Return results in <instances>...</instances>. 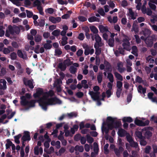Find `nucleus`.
Returning <instances> with one entry per match:
<instances>
[{"mask_svg": "<svg viewBox=\"0 0 157 157\" xmlns=\"http://www.w3.org/2000/svg\"><path fill=\"white\" fill-rule=\"evenodd\" d=\"M55 93L52 90H50L48 92H45L44 93V97H52L54 96Z\"/></svg>", "mask_w": 157, "mask_h": 157, "instance_id": "10", "label": "nucleus"}, {"mask_svg": "<svg viewBox=\"0 0 157 157\" xmlns=\"http://www.w3.org/2000/svg\"><path fill=\"white\" fill-rule=\"evenodd\" d=\"M90 29L91 31L93 33L95 34H98V31L95 26H90Z\"/></svg>", "mask_w": 157, "mask_h": 157, "instance_id": "17", "label": "nucleus"}, {"mask_svg": "<svg viewBox=\"0 0 157 157\" xmlns=\"http://www.w3.org/2000/svg\"><path fill=\"white\" fill-rule=\"evenodd\" d=\"M123 83L121 81H117V89H122L121 88L122 87Z\"/></svg>", "mask_w": 157, "mask_h": 157, "instance_id": "52", "label": "nucleus"}, {"mask_svg": "<svg viewBox=\"0 0 157 157\" xmlns=\"http://www.w3.org/2000/svg\"><path fill=\"white\" fill-rule=\"evenodd\" d=\"M144 135L145 138L149 139L152 136V133L150 131L147 130L146 132Z\"/></svg>", "mask_w": 157, "mask_h": 157, "instance_id": "29", "label": "nucleus"}, {"mask_svg": "<svg viewBox=\"0 0 157 157\" xmlns=\"http://www.w3.org/2000/svg\"><path fill=\"white\" fill-rule=\"evenodd\" d=\"M130 146L132 147L137 148L138 146V144L136 142L134 141V140L129 143Z\"/></svg>", "mask_w": 157, "mask_h": 157, "instance_id": "44", "label": "nucleus"}, {"mask_svg": "<svg viewBox=\"0 0 157 157\" xmlns=\"http://www.w3.org/2000/svg\"><path fill=\"white\" fill-rule=\"evenodd\" d=\"M114 38H109L108 40V44L111 47H113L114 45Z\"/></svg>", "mask_w": 157, "mask_h": 157, "instance_id": "34", "label": "nucleus"}, {"mask_svg": "<svg viewBox=\"0 0 157 157\" xmlns=\"http://www.w3.org/2000/svg\"><path fill=\"white\" fill-rule=\"evenodd\" d=\"M87 83V81L86 80H83L81 81V83L84 89H87L89 87V86Z\"/></svg>", "mask_w": 157, "mask_h": 157, "instance_id": "35", "label": "nucleus"}, {"mask_svg": "<svg viewBox=\"0 0 157 157\" xmlns=\"http://www.w3.org/2000/svg\"><path fill=\"white\" fill-rule=\"evenodd\" d=\"M78 39H79L80 40H83L85 36L83 34V33H80L78 36Z\"/></svg>", "mask_w": 157, "mask_h": 157, "instance_id": "62", "label": "nucleus"}, {"mask_svg": "<svg viewBox=\"0 0 157 157\" xmlns=\"http://www.w3.org/2000/svg\"><path fill=\"white\" fill-rule=\"evenodd\" d=\"M36 101L35 100H32L30 101H27L25 104V106H28L29 107H32L35 106Z\"/></svg>", "mask_w": 157, "mask_h": 157, "instance_id": "7", "label": "nucleus"}, {"mask_svg": "<svg viewBox=\"0 0 157 157\" xmlns=\"http://www.w3.org/2000/svg\"><path fill=\"white\" fill-rule=\"evenodd\" d=\"M45 12H48L49 14H52L54 12V9L51 8H48L45 10Z\"/></svg>", "mask_w": 157, "mask_h": 157, "instance_id": "64", "label": "nucleus"}, {"mask_svg": "<svg viewBox=\"0 0 157 157\" xmlns=\"http://www.w3.org/2000/svg\"><path fill=\"white\" fill-rule=\"evenodd\" d=\"M94 148L93 150L95 154L98 153L99 151L98 145V144L96 142H94L93 144Z\"/></svg>", "mask_w": 157, "mask_h": 157, "instance_id": "19", "label": "nucleus"}, {"mask_svg": "<svg viewBox=\"0 0 157 157\" xmlns=\"http://www.w3.org/2000/svg\"><path fill=\"white\" fill-rule=\"evenodd\" d=\"M122 121L123 122H128L131 123L133 121V120L130 117H124L122 119Z\"/></svg>", "mask_w": 157, "mask_h": 157, "instance_id": "22", "label": "nucleus"}, {"mask_svg": "<svg viewBox=\"0 0 157 157\" xmlns=\"http://www.w3.org/2000/svg\"><path fill=\"white\" fill-rule=\"evenodd\" d=\"M79 20L82 22L86 21H87V18L83 16H79L78 17Z\"/></svg>", "mask_w": 157, "mask_h": 157, "instance_id": "61", "label": "nucleus"}, {"mask_svg": "<svg viewBox=\"0 0 157 157\" xmlns=\"http://www.w3.org/2000/svg\"><path fill=\"white\" fill-rule=\"evenodd\" d=\"M145 138H143L142 139H140V144L141 145L145 146L147 144V142L144 140Z\"/></svg>", "mask_w": 157, "mask_h": 157, "instance_id": "60", "label": "nucleus"}, {"mask_svg": "<svg viewBox=\"0 0 157 157\" xmlns=\"http://www.w3.org/2000/svg\"><path fill=\"white\" fill-rule=\"evenodd\" d=\"M132 53L134 55L136 56H138V49L137 47L135 45L132 46Z\"/></svg>", "mask_w": 157, "mask_h": 157, "instance_id": "14", "label": "nucleus"}, {"mask_svg": "<svg viewBox=\"0 0 157 157\" xmlns=\"http://www.w3.org/2000/svg\"><path fill=\"white\" fill-rule=\"evenodd\" d=\"M100 92H94L93 91H90L89 92V94L91 96L92 98L94 101H96L99 99V94Z\"/></svg>", "mask_w": 157, "mask_h": 157, "instance_id": "3", "label": "nucleus"}, {"mask_svg": "<svg viewBox=\"0 0 157 157\" xmlns=\"http://www.w3.org/2000/svg\"><path fill=\"white\" fill-rule=\"evenodd\" d=\"M114 74L115 77L117 78V79L120 80L121 81L123 80V77L120 74L117 72H115L114 73Z\"/></svg>", "mask_w": 157, "mask_h": 157, "instance_id": "30", "label": "nucleus"}, {"mask_svg": "<svg viewBox=\"0 0 157 157\" xmlns=\"http://www.w3.org/2000/svg\"><path fill=\"white\" fill-rule=\"evenodd\" d=\"M11 59L12 60H16L17 58V55L16 52H13L10 54Z\"/></svg>", "mask_w": 157, "mask_h": 157, "instance_id": "40", "label": "nucleus"}, {"mask_svg": "<svg viewBox=\"0 0 157 157\" xmlns=\"http://www.w3.org/2000/svg\"><path fill=\"white\" fill-rule=\"evenodd\" d=\"M21 105L25 106V104L27 100H26V97L24 96H22L21 97Z\"/></svg>", "mask_w": 157, "mask_h": 157, "instance_id": "24", "label": "nucleus"}, {"mask_svg": "<svg viewBox=\"0 0 157 157\" xmlns=\"http://www.w3.org/2000/svg\"><path fill=\"white\" fill-rule=\"evenodd\" d=\"M120 65V63H118L117 64V67H118L117 69H118V71L120 73H122V72H123L125 70V69L124 68V67L122 68V67H121Z\"/></svg>", "mask_w": 157, "mask_h": 157, "instance_id": "53", "label": "nucleus"}, {"mask_svg": "<svg viewBox=\"0 0 157 157\" xmlns=\"http://www.w3.org/2000/svg\"><path fill=\"white\" fill-rule=\"evenodd\" d=\"M44 47L46 49H50L52 47V45L45 43L44 45Z\"/></svg>", "mask_w": 157, "mask_h": 157, "instance_id": "59", "label": "nucleus"}, {"mask_svg": "<svg viewBox=\"0 0 157 157\" xmlns=\"http://www.w3.org/2000/svg\"><path fill=\"white\" fill-rule=\"evenodd\" d=\"M24 135L21 138V140L23 141H29L31 140L30 135V132L27 131H25L24 132Z\"/></svg>", "mask_w": 157, "mask_h": 157, "instance_id": "5", "label": "nucleus"}, {"mask_svg": "<svg viewBox=\"0 0 157 157\" xmlns=\"http://www.w3.org/2000/svg\"><path fill=\"white\" fill-rule=\"evenodd\" d=\"M17 54L19 57L23 59L24 58V55L21 50H18L17 51Z\"/></svg>", "mask_w": 157, "mask_h": 157, "instance_id": "57", "label": "nucleus"}, {"mask_svg": "<svg viewBox=\"0 0 157 157\" xmlns=\"http://www.w3.org/2000/svg\"><path fill=\"white\" fill-rule=\"evenodd\" d=\"M8 31L10 33L11 35H13L14 33V30L12 27V26L11 25H9L8 26Z\"/></svg>", "mask_w": 157, "mask_h": 157, "instance_id": "46", "label": "nucleus"}, {"mask_svg": "<svg viewBox=\"0 0 157 157\" xmlns=\"http://www.w3.org/2000/svg\"><path fill=\"white\" fill-rule=\"evenodd\" d=\"M88 20L89 22H92L94 21L99 22V19L98 18L95 16H93L89 18L88 19Z\"/></svg>", "mask_w": 157, "mask_h": 157, "instance_id": "23", "label": "nucleus"}, {"mask_svg": "<svg viewBox=\"0 0 157 157\" xmlns=\"http://www.w3.org/2000/svg\"><path fill=\"white\" fill-rule=\"evenodd\" d=\"M40 2L39 0H36L33 3V5L34 7H37L40 6Z\"/></svg>", "mask_w": 157, "mask_h": 157, "instance_id": "54", "label": "nucleus"}, {"mask_svg": "<svg viewBox=\"0 0 157 157\" xmlns=\"http://www.w3.org/2000/svg\"><path fill=\"white\" fill-rule=\"evenodd\" d=\"M126 138L127 141L130 143L132 142L134 140L132 137L128 134L126 136Z\"/></svg>", "mask_w": 157, "mask_h": 157, "instance_id": "45", "label": "nucleus"}, {"mask_svg": "<svg viewBox=\"0 0 157 157\" xmlns=\"http://www.w3.org/2000/svg\"><path fill=\"white\" fill-rule=\"evenodd\" d=\"M58 67L61 71H64L67 68V66L63 64V63H60L58 64Z\"/></svg>", "mask_w": 157, "mask_h": 157, "instance_id": "15", "label": "nucleus"}, {"mask_svg": "<svg viewBox=\"0 0 157 157\" xmlns=\"http://www.w3.org/2000/svg\"><path fill=\"white\" fill-rule=\"evenodd\" d=\"M42 39V36L39 35H36L34 37V40L36 42H40L41 40Z\"/></svg>", "mask_w": 157, "mask_h": 157, "instance_id": "42", "label": "nucleus"}, {"mask_svg": "<svg viewBox=\"0 0 157 157\" xmlns=\"http://www.w3.org/2000/svg\"><path fill=\"white\" fill-rule=\"evenodd\" d=\"M155 40V36H152L147 37L145 40V42L147 47H151L153 45L154 41Z\"/></svg>", "mask_w": 157, "mask_h": 157, "instance_id": "1", "label": "nucleus"}, {"mask_svg": "<svg viewBox=\"0 0 157 157\" xmlns=\"http://www.w3.org/2000/svg\"><path fill=\"white\" fill-rule=\"evenodd\" d=\"M116 118H113L111 117H108L107 118V120L108 121V122L109 124H114L115 121V120Z\"/></svg>", "mask_w": 157, "mask_h": 157, "instance_id": "38", "label": "nucleus"}, {"mask_svg": "<svg viewBox=\"0 0 157 157\" xmlns=\"http://www.w3.org/2000/svg\"><path fill=\"white\" fill-rule=\"evenodd\" d=\"M49 20L54 24H56L60 22L61 19L60 17H55L53 16H50L49 17Z\"/></svg>", "mask_w": 157, "mask_h": 157, "instance_id": "6", "label": "nucleus"}, {"mask_svg": "<svg viewBox=\"0 0 157 157\" xmlns=\"http://www.w3.org/2000/svg\"><path fill=\"white\" fill-rule=\"evenodd\" d=\"M69 118H71L72 117H76L77 116V113H76L71 112L67 114Z\"/></svg>", "mask_w": 157, "mask_h": 157, "instance_id": "48", "label": "nucleus"}, {"mask_svg": "<svg viewBox=\"0 0 157 157\" xmlns=\"http://www.w3.org/2000/svg\"><path fill=\"white\" fill-rule=\"evenodd\" d=\"M121 125V122L119 121H114V128H119Z\"/></svg>", "mask_w": 157, "mask_h": 157, "instance_id": "49", "label": "nucleus"}, {"mask_svg": "<svg viewBox=\"0 0 157 157\" xmlns=\"http://www.w3.org/2000/svg\"><path fill=\"white\" fill-rule=\"evenodd\" d=\"M148 5L151 9L153 10H155L156 9V6L155 5L150 2H149Z\"/></svg>", "mask_w": 157, "mask_h": 157, "instance_id": "55", "label": "nucleus"}, {"mask_svg": "<svg viewBox=\"0 0 157 157\" xmlns=\"http://www.w3.org/2000/svg\"><path fill=\"white\" fill-rule=\"evenodd\" d=\"M107 78L110 82L113 83L114 81V77L113 74L110 73H108Z\"/></svg>", "mask_w": 157, "mask_h": 157, "instance_id": "32", "label": "nucleus"}, {"mask_svg": "<svg viewBox=\"0 0 157 157\" xmlns=\"http://www.w3.org/2000/svg\"><path fill=\"white\" fill-rule=\"evenodd\" d=\"M11 45L14 48H18L19 45L17 43L16 41H13L11 43Z\"/></svg>", "mask_w": 157, "mask_h": 157, "instance_id": "58", "label": "nucleus"}, {"mask_svg": "<svg viewBox=\"0 0 157 157\" xmlns=\"http://www.w3.org/2000/svg\"><path fill=\"white\" fill-rule=\"evenodd\" d=\"M105 124L104 122H103L102 123V132H105L106 135H108L109 132V129L107 128L106 127L103 126L104 124Z\"/></svg>", "mask_w": 157, "mask_h": 157, "instance_id": "26", "label": "nucleus"}, {"mask_svg": "<svg viewBox=\"0 0 157 157\" xmlns=\"http://www.w3.org/2000/svg\"><path fill=\"white\" fill-rule=\"evenodd\" d=\"M99 45H97L96 43L94 44V47L95 49V54L97 56L99 55L101 53V48H99Z\"/></svg>", "mask_w": 157, "mask_h": 157, "instance_id": "11", "label": "nucleus"}, {"mask_svg": "<svg viewBox=\"0 0 157 157\" xmlns=\"http://www.w3.org/2000/svg\"><path fill=\"white\" fill-rule=\"evenodd\" d=\"M138 91L139 93H142L143 94H144L146 93V88H144L142 86L140 85L138 86Z\"/></svg>", "mask_w": 157, "mask_h": 157, "instance_id": "12", "label": "nucleus"}, {"mask_svg": "<svg viewBox=\"0 0 157 157\" xmlns=\"http://www.w3.org/2000/svg\"><path fill=\"white\" fill-rule=\"evenodd\" d=\"M55 53L56 55L59 56L62 54V52L60 48H57L55 50Z\"/></svg>", "mask_w": 157, "mask_h": 157, "instance_id": "51", "label": "nucleus"}, {"mask_svg": "<svg viewBox=\"0 0 157 157\" xmlns=\"http://www.w3.org/2000/svg\"><path fill=\"white\" fill-rule=\"evenodd\" d=\"M48 105H55L56 103L60 104L61 101L56 97H54L47 99L46 101Z\"/></svg>", "mask_w": 157, "mask_h": 157, "instance_id": "2", "label": "nucleus"}, {"mask_svg": "<svg viewBox=\"0 0 157 157\" xmlns=\"http://www.w3.org/2000/svg\"><path fill=\"white\" fill-rule=\"evenodd\" d=\"M102 75L101 74V75L100 74L98 75L97 76V78L98 83H101L102 79Z\"/></svg>", "mask_w": 157, "mask_h": 157, "instance_id": "63", "label": "nucleus"}, {"mask_svg": "<svg viewBox=\"0 0 157 157\" xmlns=\"http://www.w3.org/2000/svg\"><path fill=\"white\" fill-rule=\"evenodd\" d=\"M60 29L55 30L52 33V34L55 36H57L60 34Z\"/></svg>", "mask_w": 157, "mask_h": 157, "instance_id": "43", "label": "nucleus"}, {"mask_svg": "<svg viewBox=\"0 0 157 157\" xmlns=\"http://www.w3.org/2000/svg\"><path fill=\"white\" fill-rule=\"evenodd\" d=\"M95 39L97 45H99V44L101 42V38L98 34H95Z\"/></svg>", "mask_w": 157, "mask_h": 157, "instance_id": "13", "label": "nucleus"}, {"mask_svg": "<svg viewBox=\"0 0 157 157\" xmlns=\"http://www.w3.org/2000/svg\"><path fill=\"white\" fill-rule=\"evenodd\" d=\"M63 63L67 67L71 65L72 64V62L69 59H68L65 60L63 61Z\"/></svg>", "mask_w": 157, "mask_h": 157, "instance_id": "25", "label": "nucleus"}, {"mask_svg": "<svg viewBox=\"0 0 157 157\" xmlns=\"http://www.w3.org/2000/svg\"><path fill=\"white\" fill-rule=\"evenodd\" d=\"M75 151H78L80 152H82L84 150V148L82 146L76 145L75 146Z\"/></svg>", "mask_w": 157, "mask_h": 157, "instance_id": "33", "label": "nucleus"}, {"mask_svg": "<svg viewBox=\"0 0 157 157\" xmlns=\"http://www.w3.org/2000/svg\"><path fill=\"white\" fill-rule=\"evenodd\" d=\"M22 135L21 134H18L16 136H14V139H15V142L17 144H19L20 143V141L19 140V138H20Z\"/></svg>", "mask_w": 157, "mask_h": 157, "instance_id": "27", "label": "nucleus"}, {"mask_svg": "<svg viewBox=\"0 0 157 157\" xmlns=\"http://www.w3.org/2000/svg\"><path fill=\"white\" fill-rule=\"evenodd\" d=\"M129 16L131 17V18L133 20L136 19V17L134 16V13L132 9H129Z\"/></svg>", "mask_w": 157, "mask_h": 157, "instance_id": "39", "label": "nucleus"}, {"mask_svg": "<svg viewBox=\"0 0 157 157\" xmlns=\"http://www.w3.org/2000/svg\"><path fill=\"white\" fill-rule=\"evenodd\" d=\"M24 84L26 86H28L31 89L33 88L34 86L31 80H29L26 81L25 79L23 80Z\"/></svg>", "mask_w": 157, "mask_h": 157, "instance_id": "8", "label": "nucleus"}, {"mask_svg": "<svg viewBox=\"0 0 157 157\" xmlns=\"http://www.w3.org/2000/svg\"><path fill=\"white\" fill-rule=\"evenodd\" d=\"M98 28L101 33H104L109 32L108 27L107 26H104L102 25H100L99 26Z\"/></svg>", "mask_w": 157, "mask_h": 157, "instance_id": "9", "label": "nucleus"}, {"mask_svg": "<svg viewBox=\"0 0 157 157\" xmlns=\"http://www.w3.org/2000/svg\"><path fill=\"white\" fill-rule=\"evenodd\" d=\"M25 11L27 14V16L28 18H31L33 15V13L32 11L26 10Z\"/></svg>", "mask_w": 157, "mask_h": 157, "instance_id": "50", "label": "nucleus"}, {"mask_svg": "<svg viewBox=\"0 0 157 157\" xmlns=\"http://www.w3.org/2000/svg\"><path fill=\"white\" fill-rule=\"evenodd\" d=\"M86 136L87 140L88 143L91 144L94 142V139L91 137L89 134L87 135Z\"/></svg>", "mask_w": 157, "mask_h": 157, "instance_id": "37", "label": "nucleus"}, {"mask_svg": "<svg viewBox=\"0 0 157 157\" xmlns=\"http://www.w3.org/2000/svg\"><path fill=\"white\" fill-rule=\"evenodd\" d=\"M38 26L40 27H44L45 24V19H40L38 20Z\"/></svg>", "mask_w": 157, "mask_h": 157, "instance_id": "21", "label": "nucleus"}, {"mask_svg": "<svg viewBox=\"0 0 157 157\" xmlns=\"http://www.w3.org/2000/svg\"><path fill=\"white\" fill-rule=\"evenodd\" d=\"M130 44L129 42H128V43L124 42L122 44V46L123 47V49L127 51L130 50Z\"/></svg>", "mask_w": 157, "mask_h": 157, "instance_id": "16", "label": "nucleus"}, {"mask_svg": "<svg viewBox=\"0 0 157 157\" xmlns=\"http://www.w3.org/2000/svg\"><path fill=\"white\" fill-rule=\"evenodd\" d=\"M36 93L39 96H40L42 94L44 95L43 90L42 88H39L36 90Z\"/></svg>", "mask_w": 157, "mask_h": 157, "instance_id": "41", "label": "nucleus"}, {"mask_svg": "<svg viewBox=\"0 0 157 157\" xmlns=\"http://www.w3.org/2000/svg\"><path fill=\"white\" fill-rule=\"evenodd\" d=\"M135 134L136 136L140 139L145 138V137L142 136V133L141 132L136 131V132Z\"/></svg>", "mask_w": 157, "mask_h": 157, "instance_id": "36", "label": "nucleus"}, {"mask_svg": "<svg viewBox=\"0 0 157 157\" xmlns=\"http://www.w3.org/2000/svg\"><path fill=\"white\" fill-rule=\"evenodd\" d=\"M136 82H138L139 83H142L143 82V80L142 78L139 76H136Z\"/></svg>", "mask_w": 157, "mask_h": 157, "instance_id": "56", "label": "nucleus"}, {"mask_svg": "<svg viewBox=\"0 0 157 157\" xmlns=\"http://www.w3.org/2000/svg\"><path fill=\"white\" fill-rule=\"evenodd\" d=\"M126 131L123 129H119L118 132V135L121 137L125 136Z\"/></svg>", "mask_w": 157, "mask_h": 157, "instance_id": "18", "label": "nucleus"}, {"mask_svg": "<svg viewBox=\"0 0 157 157\" xmlns=\"http://www.w3.org/2000/svg\"><path fill=\"white\" fill-rule=\"evenodd\" d=\"M6 141L7 143L6 144V149H8L9 148L10 146H11L13 143L9 139H7Z\"/></svg>", "mask_w": 157, "mask_h": 157, "instance_id": "47", "label": "nucleus"}, {"mask_svg": "<svg viewBox=\"0 0 157 157\" xmlns=\"http://www.w3.org/2000/svg\"><path fill=\"white\" fill-rule=\"evenodd\" d=\"M145 37H148L151 34L150 31L147 29H145L143 31Z\"/></svg>", "mask_w": 157, "mask_h": 157, "instance_id": "28", "label": "nucleus"}, {"mask_svg": "<svg viewBox=\"0 0 157 157\" xmlns=\"http://www.w3.org/2000/svg\"><path fill=\"white\" fill-rule=\"evenodd\" d=\"M69 70L71 73L74 74L77 72V68L73 66H71L70 67Z\"/></svg>", "mask_w": 157, "mask_h": 157, "instance_id": "31", "label": "nucleus"}, {"mask_svg": "<svg viewBox=\"0 0 157 157\" xmlns=\"http://www.w3.org/2000/svg\"><path fill=\"white\" fill-rule=\"evenodd\" d=\"M135 124L139 126H143V121L141 120H139L136 118L134 121Z\"/></svg>", "mask_w": 157, "mask_h": 157, "instance_id": "20", "label": "nucleus"}, {"mask_svg": "<svg viewBox=\"0 0 157 157\" xmlns=\"http://www.w3.org/2000/svg\"><path fill=\"white\" fill-rule=\"evenodd\" d=\"M39 104L42 108L45 110H46L47 109V106L48 105L44 99L41 98L38 100Z\"/></svg>", "mask_w": 157, "mask_h": 157, "instance_id": "4", "label": "nucleus"}]
</instances>
